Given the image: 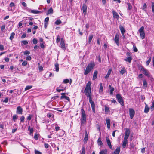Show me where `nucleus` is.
I'll use <instances>...</instances> for the list:
<instances>
[{"instance_id":"obj_64","label":"nucleus","mask_w":154,"mask_h":154,"mask_svg":"<svg viewBox=\"0 0 154 154\" xmlns=\"http://www.w3.org/2000/svg\"><path fill=\"white\" fill-rule=\"evenodd\" d=\"M143 77V75L142 74H140L139 75L138 77L137 78H138V79H140V78H142Z\"/></svg>"},{"instance_id":"obj_13","label":"nucleus","mask_w":154,"mask_h":154,"mask_svg":"<svg viewBox=\"0 0 154 154\" xmlns=\"http://www.w3.org/2000/svg\"><path fill=\"white\" fill-rule=\"evenodd\" d=\"M82 9L84 15H86L87 13V6L85 4L83 5Z\"/></svg>"},{"instance_id":"obj_33","label":"nucleus","mask_w":154,"mask_h":154,"mask_svg":"<svg viewBox=\"0 0 154 154\" xmlns=\"http://www.w3.org/2000/svg\"><path fill=\"white\" fill-rule=\"evenodd\" d=\"M140 33V36L142 39H143L145 38V34L144 32H141Z\"/></svg>"},{"instance_id":"obj_41","label":"nucleus","mask_w":154,"mask_h":154,"mask_svg":"<svg viewBox=\"0 0 154 154\" xmlns=\"http://www.w3.org/2000/svg\"><path fill=\"white\" fill-rule=\"evenodd\" d=\"M144 28L143 26H142L139 30V31L140 33H141V32H144Z\"/></svg>"},{"instance_id":"obj_46","label":"nucleus","mask_w":154,"mask_h":154,"mask_svg":"<svg viewBox=\"0 0 154 154\" xmlns=\"http://www.w3.org/2000/svg\"><path fill=\"white\" fill-rule=\"evenodd\" d=\"M13 120L14 122H15L17 119V115H13Z\"/></svg>"},{"instance_id":"obj_18","label":"nucleus","mask_w":154,"mask_h":154,"mask_svg":"<svg viewBox=\"0 0 154 154\" xmlns=\"http://www.w3.org/2000/svg\"><path fill=\"white\" fill-rule=\"evenodd\" d=\"M143 88H146L147 87V83L145 79H143Z\"/></svg>"},{"instance_id":"obj_11","label":"nucleus","mask_w":154,"mask_h":154,"mask_svg":"<svg viewBox=\"0 0 154 154\" xmlns=\"http://www.w3.org/2000/svg\"><path fill=\"white\" fill-rule=\"evenodd\" d=\"M106 142L108 145V146L109 147V148L111 149H112V146L111 142L109 140V137H106Z\"/></svg>"},{"instance_id":"obj_15","label":"nucleus","mask_w":154,"mask_h":154,"mask_svg":"<svg viewBox=\"0 0 154 154\" xmlns=\"http://www.w3.org/2000/svg\"><path fill=\"white\" fill-rule=\"evenodd\" d=\"M112 13L113 14V17L114 18L117 19H119V17L118 14L114 10L112 11Z\"/></svg>"},{"instance_id":"obj_31","label":"nucleus","mask_w":154,"mask_h":154,"mask_svg":"<svg viewBox=\"0 0 154 154\" xmlns=\"http://www.w3.org/2000/svg\"><path fill=\"white\" fill-rule=\"evenodd\" d=\"M126 72V70L125 68H122L121 70L120 71V73L122 75H123Z\"/></svg>"},{"instance_id":"obj_4","label":"nucleus","mask_w":154,"mask_h":154,"mask_svg":"<svg viewBox=\"0 0 154 154\" xmlns=\"http://www.w3.org/2000/svg\"><path fill=\"white\" fill-rule=\"evenodd\" d=\"M138 68L140 69V71L143 72V74L148 77H151V75L149 71L145 69L142 66H139Z\"/></svg>"},{"instance_id":"obj_45","label":"nucleus","mask_w":154,"mask_h":154,"mask_svg":"<svg viewBox=\"0 0 154 154\" xmlns=\"http://www.w3.org/2000/svg\"><path fill=\"white\" fill-rule=\"evenodd\" d=\"M128 10H131L132 8V6L130 3H128Z\"/></svg>"},{"instance_id":"obj_8","label":"nucleus","mask_w":154,"mask_h":154,"mask_svg":"<svg viewBox=\"0 0 154 154\" xmlns=\"http://www.w3.org/2000/svg\"><path fill=\"white\" fill-rule=\"evenodd\" d=\"M23 109L20 106H18L17 108L16 113L19 114H22Z\"/></svg>"},{"instance_id":"obj_20","label":"nucleus","mask_w":154,"mask_h":154,"mask_svg":"<svg viewBox=\"0 0 154 154\" xmlns=\"http://www.w3.org/2000/svg\"><path fill=\"white\" fill-rule=\"evenodd\" d=\"M85 137L84 139V140L85 142H86L87 141L88 139V136L86 131H85Z\"/></svg>"},{"instance_id":"obj_27","label":"nucleus","mask_w":154,"mask_h":154,"mask_svg":"<svg viewBox=\"0 0 154 154\" xmlns=\"http://www.w3.org/2000/svg\"><path fill=\"white\" fill-rule=\"evenodd\" d=\"M93 37H94V35L93 34H91L89 35V38H88V42L89 43H90L91 42L92 40Z\"/></svg>"},{"instance_id":"obj_49","label":"nucleus","mask_w":154,"mask_h":154,"mask_svg":"<svg viewBox=\"0 0 154 154\" xmlns=\"http://www.w3.org/2000/svg\"><path fill=\"white\" fill-rule=\"evenodd\" d=\"M30 52L28 51H25L24 52V55H29L30 54Z\"/></svg>"},{"instance_id":"obj_44","label":"nucleus","mask_w":154,"mask_h":154,"mask_svg":"<svg viewBox=\"0 0 154 154\" xmlns=\"http://www.w3.org/2000/svg\"><path fill=\"white\" fill-rule=\"evenodd\" d=\"M38 42V41L36 39L34 38L33 40V44L35 45H36L37 43Z\"/></svg>"},{"instance_id":"obj_37","label":"nucleus","mask_w":154,"mask_h":154,"mask_svg":"<svg viewBox=\"0 0 154 154\" xmlns=\"http://www.w3.org/2000/svg\"><path fill=\"white\" fill-rule=\"evenodd\" d=\"M62 22L60 19L57 20L55 22L56 24L57 25H59Z\"/></svg>"},{"instance_id":"obj_1","label":"nucleus","mask_w":154,"mask_h":154,"mask_svg":"<svg viewBox=\"0 0 154 154\" xmlns=\"http://www.w3.org/2000/svg\"><path fill=\"white\" fill-rule=\"evenodd\" d=\"M91 83L90 81L88 82L84 90L85 95L89 97V101L91 105L92 111L94 113L95 112V104L93 101L92 100L91 97Z\"/></svg>"},{"instance_id":"obj_14","label":"nucleus","mask_w":154,"mask_h":154,"mask_svg":"<svg viewBox=\"0 0 154 154\" xmlns=\"http://www.w3.org/2000/svg\"><path fill=\"white\" fill-rule=\"evenodd\" d=\"M28 12L34 14H37L41 13V11L34 10H29Z\"/></svg>"},{"instance_id":"obj_3","label":"nucleus","mask_w":154,"mask_h":154,"mask_svg":"<svg viewBox=\"0 0 154 154\" xmlns=\"http://www.w3.org/2000/svg\"><path fill=\"white\" fill-rule=\"evenodd\" d=\"M95 66V64L94 63H89L84 72V74L87 75L93 69Z\"/></svg>"},{"instance_id":"obj_6","label":"nucleus","mask_w":154,"mask_h":154,"mask_svg":"<svg viewBox=\"0 0 154 154\" xmlns=\"http://www.w3.org/2000/svg\"><path fill=\"white\" fill-rule=\"evenodd\" d=\"M129 111L130 118L131 119H132L135 115V111L132 108H129Z\"/></svg>"},{"instance_id":"obj_23","label":"nucleus","mask_w":154,"mask_h":154,"mask_svg":"<svg viewBox=\"0 0 154 154\" xmlns=\"http://www.w3.org/2000/svg\"><path fill=\"white\" fill-rule=\"evenodd\" d=\"M106 121L107 128L108 129H109L110 127V120L109 119H106Z\"/></svg>"},{"instance_id":"obj_34","label":"nucleus","mask_w":154,"mask_h":154,"mask_svg":"<svg viewBox=\"0 0 154 154\" xmlns=\"http://www.w3.org/2000/svg\"><path fill=\"white\" fill-rule=\"evenodd\" d=\"M107 152V150L106 149L102 150L100 152L99 154H106Z\"/></svg>"},{"instance_id":"obj_57","label":"nucleus","mask_w":154,"mask_h":154,"mask_svg":"<svg viewBox=\"0 0 154 154\" xmlns=\"http://www.w3.org/2000/svg\"><path fill=\"white\" fill-rule=\"evenodd\" d=\"M152 11L154 13V2H152Z\"/></svg>"},{"instance_id":"obj_52","label":"nucleus","mask_w":154,"mask_h":154,"mask_svg":"<svg viewBox=\"0 0 154 154\" xmlns=\"http://www.w3.org/2000/svg\"><path fill=\"white\" fill-rule=\"evenodd\" d=\"M35 154H42V153L40 151L36 150V149L35 150Z\"/></svg>"},{"instance_id":"obj_19","label":"nucleus","mask_w":154,"mask_h":154,"mask_svg":"<svg viewBox=\"0 0 154 154\" xmlns=\"http://www.w3.org/2000/svg\"><path fill=\"white\" fill-rule=\"evenodd\" d=\"M149 108L148 107L147 105L146 104L144 110V112L146 113H147L149 112Z\"/></svg>"},{"instance_id":"obj_22","label":"nucleus","mask_w":154,"mask_h":154,"mask_svg":"<svg viewBox=\"0 0 154 154\" xmlns=\"http://www.w3.org/2000/svg\"><path fill=\"white\" fill-rule=\"evenodd\" d=\"M109 88L110 89L109 91L110 94L111 95L113 94V92L114 90V88L113 87H112L110 85H109Z\"/></svg>"},{"instance_id":"obj_38","label":"nucleus","mask_w":154,"mask_h":154,"mask_svg":"<svg viewBox=\"0 0 154 154\" xmlns=\"http://www.w3.org/2000/svg\"><path fill=\"white\" fill-rule=\"evenodd\" d=\"M151 57H149V59L148 60L146 61V64L147 66H148L149 64L151 61Z\"/></svg>"},{"instance_id":"obj_58","label":"nucleus","mask_w":154,"mask_h":154,"mask_svg":"<svg viewBox=\"0 0 154 154\" xmlns=\"http://www.w3.org/2000/svg\"><path fill=\"white\" fill-rule=\"evenodd\" d=\"M4 49V46L3 45H0V50L1 51H2Z\"/></svg>"},{"instance_id":"obj_39","label":"nucleus","mask_w":154,"mask_h":154,"mask_svg":"<svg viewBox=\"0 0 154 154\" xmlns=\"http://www.w3.org/2000/svg\"><path fill=\"white\" fill-rule=\"evenodd\" d=\"M20 122H23L25 120V117L23 116H21L20 118Z\"/></svg>"},{"instance_id":"obj_26","label":"nucleus","mask_w":154,"mask_h":154,"mask_svg":"<svg viewBox=\"0 0 154 154\" xmlns=\"http://www.w3.org/2000/svg\"><path fill=\"white\" fill-rule=\"evenodd\" d=\"M120 152V148L119 147H117L114 152L113 154H119Z\"/></svg>"},{"instance_id":"obj_12","label":"nucleus","mask_w":154,"mask_h":154,"mask_svg":"<svg viewBox=\"0 0 154 154\" xmlns=\"http://www.w3.org/2000/svg\"><path fill=\"white\" fill-rule=\"evenodd\" d=\"M61 94L62 95V96H61L60 97L61 99H63L64 98L66 100H68V101H70V99L68 97L65 96V94H66L65 93H62Z\"/></svg>"},{"instance_id":"obj_21","label":"nucleus","mask_w":154,"mask_h":154,"mask_svg":"<svg viewBox=\"0 0 154 154\" xmlns=\"http://www.w3.org/2000/svg\"><path fill=\"white\" fill-rule=\"evenodd\" d=\"M112 70V69H109L108 70V71L107 72V73L105 77L106 79H107L108 78L109 75H110Z\"/></svg>"},{"instance_id":"obj_2","label":"nucleus","mask_w":154,"mask_h":154,"mask_svg":"<svg viewBox=\"0 0 154 154\" xmlns=\"http://www.w3.org/2000/svg\"><path fill=\"white\" fill-rule=\"evenodd\" d=\"M81 118L80 120L81 121V126H83L85 125L86 122L87 115L85 113V111L83 108L81 109Z\"/></svg>"},{"instance_id":"obj_59","label":"nucleus","mask_w":154,"mask_h":154,"mask_svg":"<svg viewBox=\"0 0 154 154\" xmlns=\"http://www.w3.org/2000/svg\"><path fill=\"white\" fill-rule=\"evenodd\" d=\"M8 98L7 97H6L4 100L3 102L6 103L8 102Z\"/></svg>"},{"instance_id":"obj_48","label":"nucleus","mask_w":154,"mask_h":154,"mask_svg":"<svg viewBox=\"0 0 154 154\" xmlns=\"http://www.w3.org/2000/svg\"><path fill=\"white\" fill-rule=\"evenodd\" d=\"M21 42L23 43L24 45H26L28 44V41L26 40H24L21 41Z\"/></svg>"},{"instance_id":"obj_62","label":"nucleus","mask_w":154,"mask_h":154,"mask_svg":"<svg viewBox=\"0 0 154 154\" xmlns=\"http://www.w3.org/2000/svg\"><path fill=\"white\" fill-rule=\"evenodd\" d=\"M44 146L45 148H48L49 146V145L47 143H45L44 144Z\"/></svg>"},{"instance_id":"obj_5","label":"nucleus","mask_w":154,"mask_h":154,"mask_svg":"<svg viewBox=\"0 0 154 154\" xmlns=\"http://www.w3.org/2000/svg\"><path fill=\"white\" fill-rule=\"evenodd\" d=\"M116 97L117 99L118 102L122 105V106H124V103L122 97L121 96L120 94H117L116 95Z\"/></svg>"},{"instance_id":"obj_17","label":"nucleus","mask_w":154,"mask_h":154,"mask_svg":"<svg viewBox=\"0 0 154 154\" xmlns=\"http://www.w3.org/2000/svg\"><path fill=\"white\" fill-rule=\"evenodd\" d=\"M61 47L63 49L65 48V46L63 39V38L61 39L60 41Z\"/></svg>"},{"instance_id":"obj_32","label":"nucleus","mask_w":154,"mask_h":154,"mask_svg":"<svg viewBox=\"0 0 154 154\" xmlns=\"http://www.w3.org/2000/svg\"><path fill=\"white\" fill-rule=\"evenodd\" d=\"M53 12V10L52 8H51L48 11L47 14H52Z\"/></svg>"},{"instance_id":"obj_40","label":"nucleus","mask_w":154,"mask_h":154,"mask_svg":"<svg viewBox=\"0 0 154 154\" xmlns=\"http://www.w3.org/2000/svg\"><path fill=\"white\" fill-rule=\"evenodd\" d=\"M100 88L99 90V91H100L102 92L103 91V87L102 86V83H100Z\"/></svg>"},{"instance_id":"obj_9","label":"nucleus","mask_w":154,"mask_h":154,"mask_svg":"<svg viewBox=\"0 0 154 154\" xmlns=\"http://www.w3.org/2000/svg\"><path fill=\"white\" fill-rule=\"evenodd\" d=\"M119 35L118 34H116L114 40L117 45L118 46L119 45Z\"/></svg>"},{"instance_id":"obj_63","label":"nucleus","mask_w":154,"mask_h":154,"mask_svg":"<svg viewBox=\"0 0 154 154\" xmlns=\"http://www.w3.org/2000/svg\"><path fill=\"white\" fill-rule=\"evenodd\" d=\"M26 60H30L31 59V57L30 56L27 57L26 58Z\"/></svg>"},{"instance_id":"obj_55","label":"nucleus","mask_w":154,"mask_h":154,"mask_svg":"<svg viewBox=\"0 0 154 154\" xmlns=\"http://www.w3.org/2000/svg\"><path fill=\"white\" fill-rule=\"evenodd\" d=\"M69 80L67 79H65L63 81V83L65 84L69 83Z\"/></svg>"},{"instance_id":"obj_7","label":"nucleus","mask_w":154,"mask_h":154,"mask_svg":"<svg viewBox=\"0 0 154 154\" xmlns=\"http://www.w3.org/2000/svg\"><path fill=\"white\" fill-rule=\"evenodd\" d=\"M130 131L129 129L126 128L125 131L124 138L128 139L130 135Z\"/></svg>"},{"instance_id":"obj_10","label":"nucleus","mask_w":154,"mask_h":154,"mask_svg":"<svg viewBox=\"0 0 154 154\" xmlns=\"http://www.w3.org/2000/svg\"><path fill=\"white\" fill-rule=\"evenodd\" d=\"M119 28L121 31L122 35L123 36V38H124L125 37L124 33L125 31L124 28L122 26L120 25L119 26Z\"/></svg>"},{"instance_id":"obj_53","label":"nucleus","mask_w":154,"mask_h":154,"mask_svg":"<svg viewBox=\"0 0 154 154\" xmlns=\"http://www.w3.org/2000/svg\"><path fill=\"white\" fill-rule=\"evenodd\" d=\"M27 64V61H25L22 63V65L23 66H26V65Z\"/></svg>"},{"instance_id":"obj_30","label":"nucleus","mask_w":154,"mask_h":154,"mask_svg":"<svg viewBox=\"0 0 154 154\" xmlns=\"http://www.w3.org/2000/svg\"><path fill=\"white\" fill-rule=\"evenodd\" d=\"M98 144L100 146H101L103 144V143L102 141H101V138L100 137H99L98 139L97 140Z\"/></svg>"},{"instance_id":"obj_43","label":"nucleus","mask_w":154,"mask_h":154,"mask_svg":"<svg viewBox=\"0 0 154 154\" xmlns=\"http://www.w3.org/2000/svg\"><path fill=\"white\" fill-rule=\"evenodd\" d=\"M38 137H39L38 135L36 133H35V135H34V138L35 140H37L38 138Z\"/></svg>"},{"instance_id":"obj_60","label":"nucleus","mask_w":154,"mask_h":154,"mask_svg":"<svg viewBox=\"0 0 154 154\" xmlns=\"http://www.w3.org/2000/svg\"><path fill=\"white\" fill-rule=\"evenodd\" d=\"M49 20V18L48 17H47L45 19L44 21H45V23H47V22H48V21Z\"/></svg>"},{"instance_id":"obj_35","label":"nucleus","mask_w":154,"mask_h":154,"mask_svg":"<svg viewBox=\"0 0 154 154\" xmlns=\"http://www.w3.org/2000/svg\"><path fill=\"white\" fill-rule=\"evenodd\" d=\"M55 70L57 72L59 71V64L57 63H56L55 65Z\"/></svg>"},{"instance_id":"obj_47","label":"nucleus","mask_w":154,"mask_h":154,"mask_svg":"<svg viewBox=\"0 0 154 154\" xmlns=\"http://www.w3.org/2000/svg\"><path fill=\"white\" fill-rule=\"evenodd\" d=\"M150 109L151 110H154V101H153L152 102V105L150 107Z\"/></svg>"},{"instance_id":"obj_61","label":"nucleus","mask_w":154,"mask_h":154,"mask_svg":"<svg viewBox=\"0 0 154 154\" xmlns=\"http://www.w3.org/2000/svg\"><path fill=\"white\" fill-rule=\"evenodd\" d=\"M5 28V25H2L1 27V30L3 31L4 30Z\"/></svg>"},{"instance_id":"obj_54","label":"nucleus","mask_w":154,"mask_h":154,"mask_svg":"<svg viewBox=\"0 0 154 154\" xmlns=\"http://www.w3.org/2000/svg\"><path fill=\"white\" fill-rule=\"evenodd\" d=\"M32 116L31 115H30L29 116H28L27 117V119L28 120H31L32 117Z\"/></svg>"},{"instance_id":"obj_25","label":"nucleus","mask_w":154,"mask_h":154,"mask_svg":"<svg viewBox=\"0 0 154 154\" xmlns=\"http://www.w3.org/2000/svg\"><path fill=\"white\" fill-rule=\"evenodd\" d=\"M28 130L29 131L30 135H32L33 134V128H31L30 126H29L28 127Z\"/></svg>"},{"instance_id":"obj_42","label":"nucleus","mask_w":154,"mask_h":154,"mask_svg":"<svg viewBox=\"0 0 154 154\" xmlns=\"http://www.w3.org/2000/svg\"><path fill=\"white\" fill-rule=\"evenodd\" d=\"M105 112H109L110 111L109 108L105 106Z\"/></svg>"},{"instance_id":"obj_51","label":"nucleus","mask_w":154,"mask_h":154,"mask_svg":"<svg viewBox=\"0 0 154 154\" xmlns=\"http://www.w3.org/2000/svg\"><path fill=\"white\" fill-rule=\"evenodd\" d=\"M133 51L135 52H137L138 51V49L135 45H133Z\"/></svg>"},{"instance_id":"obj_50","label":"nucleus","mask_w":154,"mask_h":154,"mask_svg":"<svg viewBox=\"0 0 154 154\" xmlns=\"http://www.w3.org/2000/svg\"><path fill=\"white\" fill-rule=\"evenodd\" d=\"M85 147L83 146L82 147V150L81 154H85Z\"/></svg>"},{"instance_id":"obj_28","label":"nucleus","mask_w":154,"mask_h":154,"mask_svg":"<svg viewBox=\"0 0 154 154\" xmlns=\"http://www.w3.org/2000/svg\"><path fill=\"white\" fill-rule=\"evenodd\" d=\"M15 35V33L14 32H13L11 34L9 39L11 41H12V39L14 38Z\"/></svg>"},{"instance_id":"obj_56","label":"nucleus","mask_w":154,"mask_h":154,"mask_svg":"<svg viewBox=\"0 0 154 154\" xmlns=\"http://www.w3.org/2000/svg\"><path fill=\"white\" fill-rule=\"evenodd\" d=\"M60 36L59 35H58L57 36V39H56L57 42V43L59 42L60 41Z\"/></svg>"},{"instance_id":"obj_24","label":"nucleus","mask_w":154,"mask_h":154,"mask_svg":"<svg viewBox=\"0 0 154 154\" xmlns=\"http://www.w3.org/2000/svg\"><path fill=\"white\" fill-rule=\"evenodd\" d=\"M97 73L98 72L97 71H94L93 74L92 79L93 80H94L97 78Z\"/></svg>"},{"instance_id":"obj_16","label":"nucleus","mask_w":154,"mask_h":154,"mask_svg":"<svg viewBox=\"0 0 154 154\" xmlns=\"http://www.w3.org/2000/svg\"><path fill=\"white\" fill-rule=\"evenodd\" d=\"M128 139L124 138V140L123 142L122 146L123 148H125L127 144L128 143Z\"/></svg>"},{"instance_id":"obj_29","label":"nucleus","mask_w":154,"mask_h":154,"mask_svg":"<svg viewBox=\"0 0 154 154\" xmlns=\"http://www.w3.org/2000/svg\"><path fill=\"white\" fill-rule=\"evenodd\" d=\"M132 60V58L131 57H128L125 59L124 60L126 62H128L129 63H131Z\"/></svg>"},{"instance_id":"obj_36","label":"nucleus","mask_w":154,"mask_h":154,"mask_svg":"<svg viewBox=\"0 0 154 154\" xmlns=\"http://www.w3.org/2000/svg\"><path fill=\"white\" fill-rule=\"evenodd\" d=\"M32 85H28L27 86L25 89V91H26L31 89L32 88Z\"/></svg>"}]
</instances>
